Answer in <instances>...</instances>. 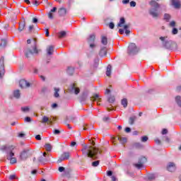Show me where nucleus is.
Segmentation results:
<instances>
[{"label":"nucleus","mask_w":181,"mask_h":181,"mask_svg":"<svg viewBox=\"0 0 181 181\" xmlns=\"http://www.w3.org/2000/svg\"><path fill=\"white\" fill-rule=\"evenodd\" d=\"M81 152L85 158H91L92 159H98V155H101V151L97 147L84 145Z\"/></svg>","instance_id":"1"},{"label":"nucleus","mask_w":181,"mask_h":181,"mask_svg":"<svg viewBox=\"0 0 181 181\" xmlns=\"http://www.w3.org/2000/svg\"><path fill=\"white\" fill-rule=\"evenodd\" d=\"M1 151H6V158L8 160H10V163L13 165L16 163V158H14L15 153H13V149H15V146H4L1 148Z\"/></svg>","instance_id":"2"},{"label":"nucleus","mask_w":181,"mask_h":181,"mask_svg":"<svg viewBox=\"0 0 181 181\" xmlns=\"http://www.w3.org/2000/svg\"><path fill=\"white\" fill-rule=\"evenodd\" d=\"M149 5L151 6L149 10V14L151 15V16H152V18H158L159 11H158V9H159L160 5L153 0L149 2Z\"/></svg>","instance_id":"3"},{"label":"nucleus","mask_w":181,"mask_h":181,"mask_svg":"<svg viewBox=\"0 0 181 181\" xmlns=\"http://www.w3.org/2000/svg\"><path fill=\"white\" fill-rule=\"evenodd\" d=\"M40 50L37 49V48L36 47V40H34V46L33 47V49H27L25 50V57L29 59V57H30V56L33 55V54H37V53H39Z\"/></svg>","instance_id":"4"},{"label":"nucleus","mask_w":181,"mask_h":181,"mask_svg":"<svg viewBox=\"0 0 181 181\" xmlns=\"http://www.w3.org/2000/svg\"><path fill=\"white\" fill-rule=\"evenodd\" d=\"M138 52H139V49L136 47V45H135V43H130L127 49L128 54L134 56V54H136Z\"/></svg>","instance_id":"5"},{"label":"nucleus","mask_w":181,"mask_h":181,"mask_svg":"<svg viewBox=\"0 0 181 181\" xmlns=\"http://www.w3.org/2000/svg\"><path fill=\"white\" fill-rule=\"evenodd\" d=\"M70 159V153L69 152H64L62 154L60 158L57 160V163H62L63 160H69Z\"/></svg>","instance_id":"6"},{"label":"nucleus","mask_w":181,"mask_h":181,"mask_svg":"<svg viewBox=\"0 0 181 181\" xmlns=\"http://www.w3.org/2000/svg\"><path fill=\"white\" fill-rule=\"evenodd\" d=\"M30 148H25L21 153L20 158L21 160H26L29 156Z\"/></svg>","instance_id":"7"},{"label":"nucleus","mask_w":181,"mask_h":181,"mask_svg":"<svg viewBox=\"0 0 181 181\" xmlns=\"http://www.w3.org/2000/svg\"><path fill=\"white\" fill-rule=\"evenodd\" d=\"M166 37H160V40L163 42V46L165 47V49H170V45H172V41L165 40Z\"/></svg>","instance_id":"8"},{"label":"nucleus","mask_w":181,"mask_h":181,"mask_svg":"<svg viewBox=\"0 0 181 181\" xmlns=\"http://www.w3.org/2000/svg\"><path fill=\"white\" fill-rule=\"evenodd\" d=\"M25 28H26V20L23 17L22 21L18 24L19 32H23V30H25Z\"/></svg>","instance_id":"9"},{"label":"nucleus","mask_w":181,"mask_h":181,"mask_svg":"<svg viewBox=\"0 0 181 181\" xmlns=\"http://www.w3.org/2000/svg\"><path fill=\"white\" fill-rule=\"evenodd\" d=\"M69 90L70 93H72L73 94L77 95L80 93V88H77V86H76V84H71Z\"/></svg>","instance_id":"10"},{"label":"nucleus","mask_w":181,"mask_h":181,"mask_svg":"<svg viewBox=\"0 0 181 181\" xmlns=\"http://www.w3.org/2000/svg\"><path fill=\"white\" fill-rule=\"evenodd\" d=\"M19 86L21 88H28L30 87V83L25 79H21L19 81Z\"/></svg>","instance_id":"11"},{"label":"nucleus","mask_w":181,"mask_h":181,"mask_svg":"<svg viewBox=\"0 0 181 181\" xmlns=\"http://www.w3.org/2000/svg\"><path fill=\"white\" fill-rule=\"evenodd\" d=\"M42 124H47L48 125H53V120L49 119L47 116H44L42 119Z\"/></svg>","instance_id":"12"},{"label":"nucleus","mask_w":181,"mask_h":181,"mask_svg":"<svg viewBox=\"0 0 181 181\" xmlns=\"http://www.w3.org/2000/svg\"><path fill=\"white\" fill-rule=\"evenodd\" d=\"M167 170H168V172H175V170H176L175 163H169L167 165Z\"/></svg>","instance_id":"13"},{"label":"nucleus","mask_w":181,"mask_h":181,"mask_svg":"<svg viewBox=\"0 0 181 181\" xmlns=\"http://www.w3.org/2000/svg\"><path fill=\"white\" fill-rule=\"evenodd\" d=\"M100 57H105L107 56V47H101L100 50L99 52Z\"/></svg>","instance_id":"14"},{"label":"nucleus","mask_w":181,"mask_h":181,"mask_svg":"<svg viewBox=\"0 0 181 181\" xmlns=\"http://www.w3.org/2000/svg\"><path fill=\"white\" fill-rule=\"evenodd\" d=\"M67 9L64 7H61L58 10V13L59 16H66V15H67Z\"/></svg>","instance_id":"15"},{"label":"nucleus","mask_w":181,"mask_h":181,"mask_svg":"<svg viewBox=\"0 0 181 181\" xmlns=\"http://www.w3.org/2000/svg\"><path fill=\"white\" fill-rule=\"evenodd\" d=\"M171 5L175 9H179L180 8V2L179 1V0H171Z\"/></svg>","instance_id":"16"},{"label":"nucleus","mask_w":181,"mask_h":181,"mask_svg":"<svg viewBox=\"0 0 181 181\" xmlns=\"http://www.w3.org/2000/svg\"><path fill=\"white\" fill-rule=\"evenodd\" d=\"M87 97H88V93L87 92H83L82 95L79 97L80 103H84L87 100Z\"/></svg>","instance_id":"17"},{"label":"nucleus","mask_w":181,"mask_h":181,"mask_svg":"<svg viewBox=\"0 0 181 181\" xmlns=\"http://www.w3.org/2000/svg\"><path fill=\"white\" fill-rule=\"evenodd\" d=\"M46 156H47V153H43L42 155L38 158L39 162L41 163H45L47 161Z\"/></svg>","instance_id":"18"},{"label":"nucleus","mask_w":181,"mask_h":181,"mask_svg":"<svg viewBox=\"0 0 181 181\" xmlns=\"http://www.w3.org/2000/svg\"><path fill=\"white\" fill-rule=\"evenodd\" d=\"M0 70H5V58L4 57L0 58Z\"/></svg>","instance_id":"19"},{"label":"nucleus","mask_w":181,"mask_h":181,"mask_svg":"<svg viewBox=\"0 0 181 181\" xmlns=\"http://www.w3.org/2000/svg\"><path fill=\"white\" fill-rule=\"evenodd\" d=\"M53 52H54V48L52 45H50L47 48V53L49 56H52V54H53Z\"/></svg>","instance_id":"20"},{"label":"nucleus","mask_w":181,"mask_h":181,"mask_svg":"<svg viewBox=\"0 0 181 181\" xmlns=\"http://www.w3.org/2000/svg\"><path fill=\"white\" fill-rule=\"evenodd\" d=\"M66 73L69 76H73V74H74V68L71 66H69L66 70Z\"/></svg>","instance_id":"21"},{"label":"nucleus","mask_w":181,"mask_h":181,"mask_svg":"<svg viewBox=\"0 0 181 181\" xmlns=\"http://www.w3.org/2000/svg\"><path fill=\"white\" fill-rule=\"evenodd\" d=\"M101 43H102V45H103V46H107V45L108 43V40H107V37H105V36L102 37Z\"/></svg>","instance_id":"22"},{"label":"nucleus","mask_w":181,"mask_h":181,"mask_svg":"<svg viewBox=\"0 0 181 181\" xmlns=\"http://www.w3.org/2000/svg\"><path fill=\"white\" fill-rule=\"evenodd\" d=\"M95 40V35H90L88 38V43H94Z\"/></svg>","instance_id":"23"},{"label":"nucleus","mask_w":181,"mask_h":181,"mask_svg":"<svg viewBox=\"0 0 181 181\" xmlns=\"http://www.w3.org/2000/svg\"><path fill=\"white\" fill-rule=\"evenodd\" d=\"M13 97L15 98H21V91L19 90H14Z\"/></svg>","instance_id":"24"},{"label":"nucleus","mask_w":181,"mask_h":181,"mask_svg":"<svg viewBox=\"0 0 181 181\" xmlns=\"http://www.w3.org/2000/svg\"><path fill=\"white\" fill-rule=\"evenodd\" d=\"M54 96L55 97V98H59V97L60 96V95L59 94V91H60V89L59 88H54Z\"/></svg>","instance_id":"25"},{"label":"nucleus","mask_w":181,"mask_h":181,"mask_svg":"<svg viewBox=\"0 0 181 181\" xmlns=\"http://www.w3.org/2000/svg\"><path fill=\"white\" fill-rule=\"evenodd\" d=\"M171 18L172 16H170V14L169 13L164 14V21H165V22H170Z\"/></svg>","instance_id":"26"},{"label":"nucleus","mask_w":181,"mask_h":181,"mask_svg":"<svg viewBox=\"0 0 181 181\" xmlns=\"http://www.w3.org/2000/svg\"><path fill=\"white\" fill-rule=\"evenodd\" d=\"M66 35L67 33L66 31H61L58 33V37H59V39H62V37H66Z\"/></svg>","instance_id":"27"},{"label":"nucleus","mask_w":181,"mask_h":181,"mask_svg":"<svg viewBox=\"0 0 181 181\" xmlns=\"http://www.w3.org/2000/svg\"><path fill=\"white\" fill-rule=\"evenodd\" d=\"M45 149H46V151H47V152H51V151H52V144H46L45 145Z\"/></svg>","instance_id":"28"},{"label":"nucleus","mask_w":181,"mask_h":181,"mask_svg":"<svg viewBox=\"0 0 181 181\" xmlns=\"http://www.w3.org/2000/svg\"><path fill=\"white\" fill-rule=\"evenodd\" d=\"M135 119H136V117L135 116L129 117V124H130V125H134V123L135 122Z\"/></svg>","instance_id":"29"},{"label":"nucleus","mask_w":181,"mask_h":181,"mask_svg":"<svg viewBox=\"0 0 181 181\" xmlns=\"http://www.w3.org/2000/svg\"><path fill=\"white\" fill-rule=\"evenodd\" d=\"M122 105H123L124 108H127V107H128V100H127V98H124L122 100Z\"/></svg>","instance_id":"30"},{"label":"nucleus","mask_w":181,"mask_h":181,"mask_svg":"<svg viewBox=\"0 0 181 181\" xmlns=\"http://www.w3.org/2000/svg\"><path fill=\"white\" fill-rule=\"evenodd\" d=\"M124 23H125V18L122 17L117 26H119V28H122V25H124Z\"/></svg>","instance_id":"31"},{"label":"nucleus","mask_w":181,"mask_h":181,"mask_svg":"<svg viewBox=\"0 0 181 181\" xmlns=\"http://www.w3.org/2000/svg\"><path fill=\"white\" fill-rule=\"evenodd\" d=\"M139 163H141V165H144V163H146V157H141L139 160Z\"/></svg>","instance_id":"32"},{"label":"nucleus","mask_w":181,"mask_h":181,"mask_svg":"<svg viewBox=\"0 0 181 181\" xmlns=\"http://www.w3.org/2000/svg\"><path fill=\"white\" fill-rule=\"evenodd\" d=\"M106 76H107V77L111 76V65L107 66Z\"/></svg>","instance_id":"33"},{"label":"nucleus","mask_w":181,"mask_h":181,"mask_svg":"<svg viewBox=\"0 0 181 181\" xmlns=\"http://www.w3.org/2000/svg\"><path fill=\"white\" fill-rule=\"evenodd\" d=\"M175 101H176L177 105H179V107H181V97H180V95L176 96Z\"/></svg>","instance_id":"34"},{"label":"nucleus","mask_w":181,"mask_h":181,"mask_svg":"<svg viewBox=\"0 0 181 181\" xmlns=\"http://www.w3.org/2000/svg\"><path fill=\"white\" fill-rule=\"evenodd\" d=\"M21 111L23 112H29V111H30V108L28 106L22 107H21Z\"/></svg>","instance_id":"35"},{"label":"nucleus","mask_w":181,"mask_h":181,"mask_svg":"<svg viewBox=\"0 0 181 181\" xmlns=\"http://www.w3.org/2000/svg\"><path fill=\"white\" fill-rule=\"evenodd\" d=\"M134 148H136L137 149H141V148H144V146L141 143H135L134 144Z\"/></svg>","instance_id":"36"},{"label":"nucleus","mask_w":181,"mask_h":181,"mask_svg":"<svg viewBox=\"0 0 181 181\" xmlns=\"http://www.w3.org/2000/svg\"><path fill=\"white\" fill-rule=\"evenodd\" d=\"M134 166L136 168V169H142V167L144 166V165L141 163H134Z\"/></svg>","instance_id":"37"},{"label":"nucleus","mask_w":181,"mask_h":181,"mask_svg":"<svg viewBox=\"0 0 181 181\" xmlns=\"http://www.w3.org/2000/svg\"><path fill=\"white\" fill-rule=\"evenodd\" d=\"M6 45H8V41L6 40H2L1 43V47H6Z\"/></svg>","instance_id":"38"},{"label":"nucleus","mask_w":181,"mask_h":181,"mask_svg":"<svg viewBox=\"0 0 181 181\" xmlns=\"http://www.w3.org/2000/svg\"><path fill=\"white\" fill-rule=\"evenodd\" d=\"M118 139L122 144H126L127 142V137H119Z\"/></svg>","instance_id":"39"},{"label":"nucleus","mask_w":181,"mask_h":181,"mask_svg":"<svg viewBox=\"0 0 181 181\" xmlns=\"http://www.w3.org/2000/svg\"><path fill=\"white\" fill-rule=\"evenodd\" d=\"M64 176H66V177H68V178L71 177V175H70V170H65Z\"/></svg>","instance_id":"40"},{"label":"nucleus","mask_w":181,"mask_h":181,"mask_svg":"<svg viewBox=\"0 0 181 181\" xmlns=\"http://www.w3.org/2000/svg\"><path fill=\"white\" fill-rule=\"evenodd\" d=\"M98 165H100V160L93 161L92 163V166H93V168H97Z\"/></svg>","instance_id":"41"},{"label":"nucleus","mask_w":181,"mask_h":181,"mask_svg":"<svg viewBox=\"0 0 181 181\" xmlns=\"http://www.w3.org/2000/svg\"><path fill=\"white\" fill-rule=\"evenodd\" d=\"M5 76V69H0V78H4Z\"/></svg>","instance_id":"42"},{"label":"nucleus","mask_w":181,"mask_h":181,"mask_svg":"<svg viewBox=\"0 0 181 181\" xmlns=\"http://www.w3.org/2000/svg\"><path fill=\"white\" fill-rule=\"evenodd\" d=\"M114 101H115V98L114 96H110L108 98V102L110 103H114Z\"/></svg>","instance_id":"43"},{"label":"nucleus","mask_w":181,"mask_h":181,"mask_svg":"<svg viewBox=\"0 0 181 181\" xmlns=\"http://www.w3.org/2000/svg\"><path fill=\"white\" fill-rule=\"evenodd\" d=\"M178 32H179V30H177V28H173V30H172L173 35H177Z\"/></svg>","instance_id":"44"},{"label":"nucleus","mask_w":181,"mask_h":181,"mask_svg":"<svg viewBox=\"0 0 181 181\" xmlns=\"http://www.w3.org/2000/svg\"><path fill=\"white\" fill-rule=\"evenodd\" d=\"M169 26L170 28H175L176 26V22L175 21L170 22Z\"/></svg>","instance_id":"45"},{"label":"nucleus","mask_w":181,"mask_h":181,"mask_svg":"<svg viewBox=\"0 0 181 181\" xmlns=\"http://www.w3.org/2000/svg\"><path fill=\"white\" fill-rule=\"evenodd\" d=\"M95 43L94 42H89V47L90 49H95Z\"/></svg>","instance_id":"46"},{"label":"nucleus","mask_w":181,"mask_h":181,"mask_svg":"<svg viewBox=\"0 0 181 181\" xmlns=\"http://www.w3.org/2000/svg\"><path fill=\"white\" fill-rule=\"evenodd\" d=\"M130 6H131L132 8H135V6H136V2H135L134 1H132L130 2Z\"/></svg>","instance_id":"47"},{"label":"nucleus","mask_w":181,"mask_h":181,"mask_svg":"<svg viewBox=\"0 0 181 181\" xmlns=\"http://www.w3.org/2000/svg\"><path fill=\"white\" fill-rule=\"evenodd\" d=\"M33 5H34L35 6H39V5H40V3H39L37 0H35L33 1Z\"/></svg>","instance_id":"48"},{"label":"nucleus","mask_w":181,"mask_h":181,"mask_svg":"<svg viewBox=\"0 0 181 181\" xmlns=\"http://www.w3.org/2000/svg\"><path fill=\"white\" fill-rule=\"evenodd\" d=\"M148 139V136H144L141 137V142H146Z\"/></svg>","instance_id":"49"},{"label":"nucleus","mask_w":181,"mask_h":181,"mask_svg":"<svg viewBox=\"0 0 181 181\" xmlns=\"http://www.w3.org/2000/svg\"><path fill=\"white\" fill-rule=\"evenodd\" d=\"M53 134L54 135H60V130L59 129H54V132H53Z\"/></svg>","instance_id":"50"},{"label":"nucleus","mask_w":181,"mask_h":181,"mask_svg":"<svg viewBox=\"0 0 181 181\" xmlns=\"http://www.w3.org/2000/svg\"><path fill=\"white\" fill-rule=\"evenodd\" d=\"M115 27V25L114 24V23L111 22L109 24V28L110 29H114V28Z\"/></svg>","instance_id":"51"},{"label":"nucleus","mask_w":181,"mask_h":181,"mask_svg":"<svg viewBox=\"0 0 181 181\" xmlns=\"http://www.w3.org/2000/svg\"><path fill=\"white\" fill-rule=\"evenodd\" d=\"M13 179H16V175H11L9 176V180H13Z\"/></svg>","instance_id":"52"},{"label":"nucleus","mask_w":181,"mask_h":181,"mask_svg":"<svg viewBox=\"0 0 181 181\" xmlns=\"http://www.w3.org/2000/svg\"><path fill=\"white\" fill-rule=\"evenodd\" d=\"M35 139H37V141H42V137L40 134H37L35 136Z\"/></svg>","instance_id":"53"},{"label":"nucleus","mask_w":181,"mask_h":181,"mask_svg":"<svg viewBox=\"0 0 181 181\" xmlns=\"http://www.w3.org/2000/svg\"><path fill=\"white\" fill-rule=\"evenodd\" d=\"M25 122H30V121H32V119H30V117H26L25 118Z\"/></svg>","instance_id":"54"},{"label":"nucleus","mask_w":181,"mask_h":181,"mask_svg":"<svg viewBox=\"0 0 181 181\" xmlns=\"http://www.w3.org/2000/svg\"><path fill=\"white\" fill-rule=\"evenodd\" d=\"M58 170H59V172H64L65 168H64V167L61 166V167H59Z\"/></svg>","instance_id":"55"},{"label":"nucleus","mask_w":181,"mask_h":181,"mask_svg":"<svg viewBox=\"0 0 181 181\" xmlns=\"http://www.w3.org/2000/svg\"><path fill=\"white\" fill-rule=\"evenodd\" d=\"M122 4L123 5H127L128 4H129V0H122Z\"/></svg>","instance_id":"56"},{"label":"nucleus","mask_w":181,"mask_h":181,"mask_svg":"<svg viewBox=\"0 0 181 181\" xmlns=\"http://www.w3.org/2000/svg\"><path fill=\"white\" fill-rule=\"evenodd\" d=\"M56 11H57V7H53L49 12H51V13L56 12Z\"/></svg>","instance_id":"57"},{"label":"nucleus","mask_w":181,"mask_h":181,"mask_svg":"<svg viewBox=\"0 0 181 181\" xmlns=\"http://www.w3.org/2000/svg\"><path fill=\"white\" fill-rule=\"evenodd\" d=\"M47 91V87H43L41 89V93H46Z\"/></svg>","instance_id":"58"},{"label":"nucleus","mask_w":181,"mask_h":181,"mask_svg":"<svg viewBox=\"0 0 181 181\" xmlns=\"http://www.w3.org/2000/svg\"><path fill=\"white\" fill-rule=\"evenodd\" d=\"M48 18L49 19H53V13L52 12L48 13Z\"/></svg>","instance_id":"59"},{"label":"nucleus","mask_w":181,"mask_h":181,"mask_svg":"<svg viewBox=\"0 0 181 181\" xmlns=\"http://www.w3.org/2000/svg\"><path fill=\"white\" fill-rule=\"evenodd\" d=\"M125 132H127V134H129V132H131V128L129 127H126L124 129Z\"/></svg>","instance_id":"60"},{"label":"nucleus","mask_w":181,"mask_h":181,"mask_svg":"<svg viewBox=\"0 0 181 181\" xmlns=\"http://www.w3.org/2000/svg\"><path fill=\"white\" fill-rule=\"evenodd\" d=\"M166 134H168V129H163V131H162V134L163 135H166Z\"/></svg>","instance_id":"61"},{"label":"nucleus","mask_w":181,"mask_h":181,"mask_svg":"<svg viewBox=\"0 0 181 181\" xmlns=\"http://www.w3.org/2000/svg\"><path fill=\"white\" fill-rule=\"evenodd\" d=\"M164 138H165V142H167L168 144H169V142H170V139H169V137L164 136Z\"/></svg>","instance_id":"62"},{"label":"nucleus","mask_w":181,"mask_h":181,"mask_svg":"<svg viewBox=\"0 0 181 181\" xmlns=\"http://www.w3.org/2000/svg\"><path fill=\"white\" fill-rule=\"evenodd\" d=\"M107 175L112 177V171H111V170L107 171Z\"/></svg>","instance_id":"63"},{"label":"nucleus","mask_w":181,"mask_h":181,"mask_svg":"<svg viewBox=\"0 0 181 181\" xmlns=\"http://www.w3.org/2000/svg\"><path fill=\"white\" fill-rule=\"evenodd\" d=\"M103 119L105 122H107V121L110 120V117H104Z\"/></svg>","instance_id":"64"}]
</instances>
